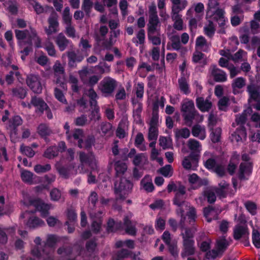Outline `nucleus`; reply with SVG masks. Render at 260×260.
<instances>
[{
	"label": "nucleus",
	"mask_w": 260,
	"mask_h": 260,
	"mask_svg": "<svg viewBox=\"0 0 260 260\" xmlns=\"http://www.w3.org/2000/svg\"><path fill=\"white\" fill-rule=\"evenodd\" d=\"M16 38L18 41V43L20 46H23L25 43L31 44V42H34L37 47H40L41 41L37 36L36 30L30 28L29 29L20 30L16 29L15 30Z\"/></svg>",
	"instance_id": "nucleus-1"
},
{
	"label": "nucleus",
	"mask_w": 260,
	"mask_h": 260,
	"mask_svg": "<svg viewBox=\"0 0 260 260\" xmlns=\"http://www.w3.org/2000/svg\"><path fill=\"white\" fill-rule=\"evenodd\" d=\"M181 110L183 112L182 116L185 124L188 126H191L196 116L199 114L195 109L193 101L186 99L181 104Z\"/></svg>",
	"instance_id": "nucleus-2"
},
{
	"label": "nucleus",
	"mask_w": 260,
	"mask_h": 260,
	"mask_svg": "<svg viewBox=\"0 0 260 260\" xmlns=\"http://www.w3.org/2000/svg\"><path fill=\"white\" fill-rule=\"evenodd\" d=\"M133 184L132 182L126 178H120L119 181L114 183V192L118 195L117 200H124L132 191Z\"/></svg>",
	"instance_id": "nucleus-3"
},
{
	"label": "nucleus",
	"mask_w": 260,
	"mask_h": 260,
	"mask_svg": "<svg viewBox=\"0 0 260 260\" xmlns=\"http://www.w3.org/2000/svg\"><path fill=\"white\" fill-rule=\"evenodd\" d=\"M23 120L20 116L16 115L10 118L6 123V128L8 131L11 139L14 141L18 134V127L22 124Z\"/></svg>",
	"instance_id": "nucleus-4"
},
{
	"label": "nucleus",
	"mask_w": 260,
	"mask_h": 260,
	"mask_svg": "<svg viewBox=\"0 0 260 260\" xmlns=\"http://www.w3.org/2000/svg\"><path fill=\"white\" fill-rule=\"evenodd\" d=\"M117 86V81L110 77H105L100 83L99 88L105 97L110 96Z\"/></svg>",
	"instance_id": "nucleus-5"
},
{
	"label": "nucleus",
	"mask_w": 260,
	"mask_h": 260,
	"mask_svg": "<svg viewBox=\"0 0 260 260\" xmlns=\"http://www.w3.org/2000/svg\"><path fill=\"white\" fill-rule=\"evenodd\" d=\"M200 155L197 152H191L185 156L182 162L183 167L186 170H196L198 166Z\"/></svg>",
	"instance_id": "nucleus-6"
},
{
	"label": "nucleus",
	"mask_w": 260,
	"mask_h": 260,
	"mask_svg": "<svg viewBox=\"0 0 260 260\" xmlns=\"http://www.w3.org/2000/svg\"><path fill=\"white\" fill-rule=\"evenodd\" d=\"M41 78L39 75L31 74L27 76L26 82L30 89L36 93H40L42 91Z\"/></svg>",
	"instance_id": "nucleus-7"
},
{
	"label": "nucleus",
	"mask_w": 260,
	"mask_h": 260,
	"mask_svg": "<svg viewBox=\"0 0 260 260\" xmlns=\"http://www.w3.org/2000/svg\"><path fill=\"white\" fill-rule=\"evenodd\" d=\"M31 252L34 256L39 259L53 260V251L51 249L45 248L41 250L37 246L32 249Z\"/></svg>",
	"instance_id": "nucleus-8"
},
{
	"label": "nucleus",
	"mask_w": 260,
	"mask_h": 260,
	"mask_svg": "<svg viewBox=\"0 0 260 260\" xmlns=\"http://www.w3.org/2000/svg\"><path fill=\"white\" fill-rule=\"evenodd\" d=\"M186 196V188L184 185L179 184L178 191L175 193L173 199V203L177 207L187 206L188 203L185 201Z\"/></svg>",
	"instance_id": "nucleus-9"
},
{
	"label": "nucleus",
	"mask_w": 260,
	"mask_h": 260,
	"mask_svg": "<svg viewBox=\"0 0 260 260\" xmlns=\"http://www.w3.org/2000/svg\"><path fill=\"white\" fill-rule=\"evenodd\" d=\"M58 16L55 12H52L48 19V27H45V30L48 35H51L58 30Z\"/></svg>",
	"instance_id": "nucleus-10"
},
{
	"label": "nucleus",
	"mask_w": 260,
	"mask_h": 260,
	"mask_svg": "<svg viewBox=\"0 0 260 260\" xmlns=\"http://www.w3.org/2000/svg\"><path fill=\"white\" fill-rule=\"evenodd\" d=\"M53 69L54 76L56 78V84H59V86L63 88L65 81L63 67L59 61H56L53 67Z\"/></svg>",
	"instance_id": "nucleus-11"
},
{
	"label": "nucleus",
	"mask_w": 260,
	"mask_h": 260,
	"mask_svg": "<svg viewBox=\"0 0 260 260\" xmlns=\"http://www.w3.org/2000/svg\"><path fill=\"white\" fill-rule=\"evenodd\" d=\"M27 106L29 109H31L32 106L35 107L36 108V113L39 114H43L45 109L48 108V105L42 99L37 96H32L30 102L27 104Z\"/></svg>",
	"instance_id": "nucleus-12"
},
{
	"label": "nucleus",
	"mask_w": 260,
	"mask_h": 260,
	"mask_svg": "<svg viewBox=\"0 0 260 260\" xmlns=\"http://www.w3.org/2000/svg\"><path fill=\"white\" fill-rule=\"evenodd\" d=\"M65 150V143L61 142L58 146H51L48 148L44 153V157L51 159L57 156L59 152H62Z\"/></svg>",
	"instance_id": "nucleus-13"
},
{
	"label": "nucleus",
	"mask_w": 260,
	"mask_h": 260,
	"mask_svg": "<svg viewBox=\"0 0 260 260\" xmlns=\"http://www.w3.org/2000/svg\"><path fill=\"white\" fill-rule=\"evenodd\" d=\"M29 205L33 206L37 211H40L43 217H46L49 214L50 206L45 204L40 200H30L29 201Z\"/></svg>",
	"instance_id": "nucleus-14"
},
{
	"label": "nucleus",
	"mask_w": 260,
	"mask_h": 260,
	"mask_svg": "<svg viewBox=\"0 0 260 260\" xmlns=\"http://www.w3.org/2000/svg\"><path fill=\"white\" fill-rule=\"evenodd\" d=\"M194 244V241L183 242V247L181 253L182 258L192 256L195 254L196 248Z\"/></svg>",
	"instance_id": "nucleus-15"
},
{
	"label": "nucleus",
	"mask_w": 260,
	"mask_h": 260,
	"mask_svg": "<svg viewBox=\"0 0 260 260\" xmlns=\"http://www.w3.org/2000/svg\"><path fill=\"white\" fill-rule=\"evenodd\" d=\"M178 88L181 93L185 95H188L190 93V86L188 81V77L181 75L178 80Z\"/></svg>",
	"instance_id": "nucleus-16"
},
{
	"label": "nucleus",
	"mask_w": 260,
	"mask_h": 260,
	"mask_svg": "<svg viewBox=\"0 0 260 260\" xmlns=\"http://www.w3.org/2000/svg\"><path fill=\"white\" fill-rule=\"evenodd\" d=\"M252 167L250 164L241 162L239 166L238 177L240 180H247L246 175L249 176L252 173Z\"/></svg>",
	"instance_id": "nucleus-17"
},
{
	"label": "nucleus",
	"mask_w": 260,
	"mask_h": 260,
	"mask_svg": "<svg viewBox=\"0 0 260 260\" xmlns=\"http://www.w3.org/2000/svg\"><path fill=\"white\" fill-rule=\"evenodd\" d=\"M15 232V228L13 226L4 228L0 226V245H5L8 242V234H14Z\"/></svg>",
	"instance_id": "nucleus-18"
},
{
	"label": "nucleus",
	"mask_w": 260,
	"mask_h": 260,
	"mask_svg": "<svg viewBox=\"0 0 260 260\" xmlns=\"http://www.w3.org/2000/svg\"><path fill=\"white\" fill-rule=\"evenodd\" d=\"M64 238L63 237L50 234L48 235L46 238V245L51 248L54 247L56 245L59 243H63Z\"/></svg>",
	"instance_id": "nucleus-19"
},
{
	"label": "nucleus",
	"mask_w": 260,
	"mask_h": 260,
	"mask_svg": "<svg viewBox=\"0 0 260 260\" xmlns=\"http://www.w3.org/2000/svg\"><path fill=\"white\" fill-rule=\"evenodd\" d=\"M196 105L198 108L202 112H208L212 106L211 102L208 100H205L203 97H198L196 99Z\"/></svg>",
	"instance_id": "nucleus-20"
},
{
	"label": "nucleus",
	"mask_w": 260,
	"mask_h": 260,
	"mask_svg": "<svg viewBox=\"0 0 260 260\" xmlns=\"http://www.w3.org/2000/svg\"><path fill=\"white\" fill-rule=\"evenodd\" d=\"M212 75L215 81L217 82H225L227 80L226 75L222 70L214 66L212 71Z\"/></svg>",
	"instance_id": "nucleus-21"
},
{
	"label": "nucleus",
	"mask_w": 260,
	"mask_h": 260,
	"mask_svg": "<svg viewBox=\"0 0 260 260\" xmlns=\"http://www.w3.org/2000/svg\"><path fill=\"white\" fill-rule=\"evenodd\" d=\"M45 225V222L36 216L30 217L26 223V225L29 229H35Z\"/></svg>",
	"instance_id": "nucleus-22"
},
{
	"label": "nucleus",
	"mask_w": 260,
	"mask_h": 260,
	"mask_svg": "<svg viewBox=\"0 0 260 260\" xmlns=\"http://www.w3.org/2000/svg\"><path fill=\"white\" fill-rule=\"evenodd\" d=\"M95 142V139L92 136H88L87 138L83 141V139H80L78 141V146L80 148H85L89 150L91 148Z\"/></svg>",
	"instance_id": "nucleus-23"
},
{
	"label": "nucleus",
	"mask_w": 260,
	"mask_h": 260,
	"mask_svg": "<svg viewBox=\"0 0 260 260\" xmlns=\"http://www.w3.org/2000/svg\"><path fill=\"white\" fill-rule=\"evenodd\" d=\"M246 235H249L248 228L247 227L239 225L234 230V238L236 240H239L244 238Z\"/></svg>",
	"instance_id": "nucleus-24"
},
{
	"label": "nucleus",
	"mask_w": 260,
	"mask_h": 260,
	"mask_svg": "<svg viewBox=\"0 0 260 260\" xmlns=\"http://www.w3.org/2000/svg\"><path fill=\"white\" fill-rule=\"evenodd\" d=\"M191 133L193 136L199 137L200 140H204L206 138V131L204 127L199 124H196L192 128Z\"/></svg>",
	"instance_id": "nucleus-25"
},
{
	"label": "nucleus",
	"mask_w": 260,
	"mask_h": 260,
	"mask_svg": "<svg viewBox=\"0 0 260 260\" xmlns=\"http://www.w3.org/2000/svg\"><path fill=\"white\" fill-rule=\"evenodd\" d=\"M229 246V243L226 240L225 236H222L216 240L215 247L223 254Z\"/></svg>",
	"instance_id": "nucleus-26"
},
{
	"label": "nucleus",
	"mask_w": 260,
	"mask_h": 260,
	"mask_svg": "<svg viewBox=\"0 0 260 260\" xmlns=\"http://www.w3.org/2000/svg\"><path fill=\"white\" fill-rule=\"evenodd\" d=\"M247 91L248 92L250 98L252 100L258 101L260 99V91L253 84L247 86Z\"/></svg>",
	"instance_id": "nucleus-27"
},
{
	"label": "nucleus",
	"mask_w": 260,
	"mask_h": 260,
	"mask_svg": "<svg viewBox=\"0 0 260 260\" xmlns=\"http://www.w3.org/2000/svg\"><path fill=\"white\" fill-rule=\"evenodd\" d=\"M12 95L14 97H16L20 99H24L27 95V90L25 88L21 86H17L11 89Z\"/></svg>",
	"instance_id": "nucleus-28"
},
{
	"label": "nucleus",
	"mask_w": 260,
	"mask_h": 260,
	"mask_svg": "<svg viewBox=\"0 0 260 260\" xmlns=\"http://www.w3.org/2000/svg\"><path fill=\"white\" fill-rule=\"evenodd\" d=\"M211 132L210 137L212 143H216L220 141L221 128L216 127L215 129L210 131Z\"/></svg>",
	"instance_id": "nucleus-29"
},
{
	"label": "nucleus",
	"mask_w": 260,
	"mask_h": 260,
	"mask_svg": "<svg viewBox=\"0 0 260 260\" xmlns=\"http://www.w3.org/2000/svg\"><path fill=\"white\" fill-rule=\"evenodd\" d=\"M90 114L89 115L90 121L99 120L101 117L100 114V108L98 105L94 106H90Z\"/></svg>",
	"instance_id": "nucleus-30"
},
{
	"label": "nucleus",
	"mask_w": 260,
	"mask_h": 260,
	"mask_svg": "<svg viewBox=\"0 0 260 260\" xmlns=\"http://www.w3.org/2000/svg\"><path fill=\"white\" fill-rule=\"evenodd\" d=\"M171 41L172 47L174 50L178 51L181 49V53H183V51H186V49L184 47H181L180 37L178 36H173L171 39Z\"/></svg>",
	"instance_id": "nucleus-31"
},
{
	"label": "nucleus",
	"mask_w": 260,
	"mask_h": 260,
	"mask_svg": "<svg viewBox=\"0 0 260 260\" xmlns=\"http://www.w3.org/2000/svg\"><path fill=\"white\" fill-rule=\"evenodd\" d=\"M33 173L29 171L23 170L21 171V179L25 183L31 184L33 183Z\"/></svg>",
	"instance_id": "nucleus-32"
},
{
	"label": "nucleus",
	"mask_w": 260,
	"mask_h": 260,
	"mask_svg": "<svg viewBox=\"0 0 260 260\" xmlns=\"http://www.w3.org/2000/svg\"><path fill=\"white\" fill-rule=\"evenodd\" d=\"M252 111V109L251 108H249L247 110H244L240 115L237 116L236 118V122L237 124H244L247 120V114H250Z\"/></svg>",
	"instance_id": "nucleus-33"
},
{
	"label": "nucleus",
	"mask_w": 260,
	"mask_h": 260,
	"mask_svg": "<svg viewBox=\"0 0 260 260\" xmlns=\"http://www.w3.org/2000/svg\"><path fill=\"white\" fill-rule=\"evenodd\" d=\"M115 170L116 176H120L123 175L127 170V166L125 163L117 161L115 164Z\"/></svg>",
	"instance_id": "nucleus-34"
},
{
	"label": "nucleus",
	"mask_w": 260,
	"mask_h": 260,
	"mask_svg": "<svg viewBox=\"0 0 260 260\" xmlns=\"http://www.w3.org/2000/svg\"><path fill=\"white\" fill-rule=\"evenodd\" d=\"M121 225V222L116 223L113 219L110 218L107 222V231L108 233L115 232L120 228Z\"/></svg>",
	"instance_id": "nucleus-35"
},
{
	"label": "nucleus",
	"mask_w": 260,
	"mask_h": 260,
	"mask_svg": "<svg viewBox=\"0 0 260 260\" xmlns=\"http://www.w3.org/2000/svg\"><path fill=\"white\" fill-rule=\"evenodd\" d=\"M245 85V79L243 77H238L235 79L232 84L233 93L236 94V88L241 89Z\"/></svg>",
	"instance_id": "nucleus-36"
},
{
	"label": "nucleus",
	"mask_w": 260,
	"mask_h": 260,
	"mask_svg": "<svg viewBox=\"0 0 260 260\" xmlns=\"http://www.w3.org/2000/svg\"><path fill=\"white\" fill-rule=\"evenodd\" d=\"M183 242L194 241V233L190 228H185L184 232L181 233Z\"/></svg>",
	"instance_id": "nucleus-37"
},
{
	"label": "nucleus",
	"mask_w": 260,
	"mask_h": 260,
	"mask_svg": "<svg viewBox=\"0 0 260 260\" xmlns=\"http://www.w3.org/2000/svg\"><path fill=\"white\" fill-rule=\"evenodd\" d=\"M204 31L205 35L208 37L212 38L214 36L215 32V28L212 21H210L208 25L204 26Z\"/></svg>",
	"instance_id": "nucleus-38"
},
{
	"label": "nucleus",
	"mask_w": 260,
	"mask_h": 260,
	"mask_svg": "<svg viewBox=\"0 0 260 260\" xmlns=\"http://www.w3.org/2000/svg\"><path fill=\"white\" fill-rule=\"evenodd\" d=\"M190 131L187 127H184L179 129H177L175 132V137L177 138L187 139L190 136Z\"/></svg>",
	"instance_id": "nucleus-39"
},
{
	"label": "nucleus",
	"mask_w": 260,
	"mask_h": 260,
	"mask_svg": "<svg viewBox=\"0 0 260 260\" xmlns=\"http://www.w3.org/2000/svg\"><path fill=\"white\" fill-rule=\"evenodd\" d=\"M79 159L82 164L90 165L92 162L93 158L91 155L86 154L84 152H80Z\"/></svg>",
	"instance_id": "nucleus-40"
},
{
	"label": "nucleus",
	"mask_w": 260,
	"mask_h": 260,
	"mask_svg": "<svg viewBox=\"0 0 260 260\" xmlns=\"http://www.w3.org/2000/svg\"><path fill=\"white\" fill-rule=\"evenodd\" d=\"M252 241L256 248H260V233L257 230L253 229L252 230Z\"/></svg>",
	"instance_id": "nucleus-41"
},
{
	"label": "nucleus",
	"mask_w": 260,
	"mask_h": 260,
	"mask_svg": "<svg viewBox=\"0 0 260 260\" xmlns=\"http://www.w3.org/2000/svg\"><path fill=\"white\" fill-rule=\"evenodd\" d=\"M38 131L39 135L42 137H46L50 135L52 133V131L48 127V125L45 124H41L38 128Z\"/></svg>",
	"instance_id": "nucleus-42"
},
{
	"label": "nucleus",
	"mask_w": 260,
	"mask_h": 260,
	"mask_svg": "<svg viewBox=\"0 0 260 260\" xmlns=\"http://www.w3.org/2000/svg\"><path fill=\"white\" fill-rule=\"evenodd\" d=\"M245 207L246 210L252 215L256 214L257 206L256 204L250 201H247L244 203Z\"/></svg>",
	"instance_id": "nucleus-43"
},
{
	"label": "nucleus",
	"mask_w": 260,
	"mask_h": 260,
	"mask_svg": "<svg viewBox=\"0 0 260 260\" xmlns=\"http://www.w3.org/2000/svg\"><path fill=\"white\" fill-rule=\"evenodd\" d=\"M93 3L90 0H83L82 9L84 10L86 15H89Z\"/></svg>",
	"instance_id": "nucleus-44"
},
{
	"label": "nucleus",
	"mask_w": 260,
	"mask_h": 260,
	"mask_svg": "<svg viewBox=\"0 0 260 260\" xmlns=\"http://www.w3.org/2000/svg\"><path fill=\"white\" fill-rule=\"evenodd\" d=\"M223 255L220 251H218L217 249H212L211 251H207L206 253V258L208 259H215L218 256H221Z\"/></svg>",
	"instance_id": "nucleus-45"
},
{
	"label": "nucleus",
	"mask_w": 260,
	"mask_h": 260,
	"mask_svg": "<svg viewBox=\"0 0 260 260\" xmlns=\"http://www.w3.org/2000/svg\"><path fill=\"white\" fill-rule=\"evenodd\" d=\"M217 164L216 160L213 158H209L204 161V167L208 170H213Z\"/></svg>",
	"instance_id": "nucleus-46"
},
{
	"label": "nucleus",
	"mask_w": 260,
	"mask_h": 260,
	"mask_svg": "<svg viewBox=\"0 0 260 260\" xmlns=\"http://www.w3.org/2000/svg\"><path fill=\"white\" fill-rule=\"evenodd\" d=\"M213 171L216 174L217 176L220 178H222L226 175L225 167L221 164H218Z\"/></svg>",
	"instance_id": "nucleus-47"
},
{
	"label": "nucleus",
	"mask_w": 260,
	"mask_h": 260,
	"mask_svg": "<svg viewBox=\"0 0 260 260\" xmlns=\"http://www.w3.org/2000/svg\"><path fill=\"white\" fill-rule=\"evenodd\" d=\"M229 99L226 96H223L218 102V107L220 111H225L226 108L228 106Z\"/></svg>",
	"instance_id": "nucleus-48"
},
{
	"label": "nucleus",
	"mask_w": 260,
	"mask_h": 260,
	"mask_svg": "<svg viewBox=\"0 0 260 260\" xmlns=\"http://www.w3.org/2000/svg\"><path fill=\"white\" fill-rule=\"evenodd\" d=\"M102 224V220L101 219H99L98 221L93 220L91 223V228L92 232L94 234H98L101 229Z\"/></svg>",
	"instance_id": "nucleus-49"
},
{
	"label": "nucleus",
	"mask_w": 260,
	"mask_h": 260,
	"mask_svg": "<svg viewBox=\"0 0 260 260\" xmlns=\"http://www.w3.org/2000/svg\"><path fill=\"white\" fill-rule=\"evenodd\" d=\"M67 218L70 223H77V214L73 209H68L67 212Z\"/></svg>",
	"instance_id": "nucleus-50"
},
{
	"label": "nucleus",
	"mask_w": 260,
	"mask_h": 260,
	"mask_svg": "<svg viewBox=\"0 0 260 260\" xmlns=\"http://www.w3.org/2000/svg\"><path fill=\"white\" fill-rule=\"evenodd\" d=\"M51 169V166L49 164L45 165H37L34 167V170L37 173H42L49 171Z\"/></svg>",
	"instance_id": "nucleus-51"
},
{
	"label": "nucleus",
	"mask_w": 260,
	"mask_h": 260,
	"mask_svg": "<svg viewBox=\"0 0 260 260\" xmlns=\"http://www.w3.org/2000/svg\"><path fill=\"white\" fill-rule=\"evenodd\" d=\"M246 135V129L244 126H242L240 129H237L236 131L232 135L233 137H235V138L237 142H239L241 141L242 138V137L245 136Z\"/></svg>",
	"instance_id": "nucleus-52"
},
{
	"label": "nucleus",
	"mask_w": 260,
	"mask_h": 260,
	"mask_svg": "<svg viewBox=\"0 0 260 260\" xmlns=\"http://www.w3.org/2000/svg\"><path fill=\"white\" fill-rule=\"evenodd\" d=\"M158 129L156 127L150 126L148 132V140L149 141L155 140L157 139Z\"/></svg>",
	"instance_id": "nucleus-53"
},
{
	"label": "nucleus",
	"mask_w": 260,
	"mask_h": 260,
	"mask_svg": "<svg viewBox=\"0 0 260 260\" xmlns=\"http://www.w3.org/2000/svg\"><path fill=\"white\" fill-rule=\"evenodd\" d=\"M250 28L251 33L253 35L257 34L260 32V24L255 20H252L250 21Z\"/></svg>",
	"instance_id": "nucleus-54"
},
{
	"label": "nucleus",
	"mask_w": 260,
	"mask_h": 260,
	"mask_svg": "<svg viewBox=\"0 0 260 260\" xmlns=\"http://www.w3.org/2000/svg\"><path fill=\"white\" fill-rule=\"evenodd\" d=\"M131 255H132V251L123 248L117 251L116 256L117 258L121 259L122 258L130 257Z\"/></svg>",
	"instance_id": "nucleus-55"
},
{
	"label": "nucleus",
	"mask_w": 260,
	"mask_h": 260,
	"mask_svg": "<svg viewBox=\"0 0 260 260\" xmlns=\"http://www.w3.org/2000/svg\"><path fill=\"white\" fill-rule=\"evenodd\" d=\"M56 43L61 51L65 49V37L63 34L60 33L58 35L56 40Z\"/></svg>",
	"instance_id": "nucleus-56"
},
{
	"label": "nucleus",
	"mask_w": 260,
	"mask_h": 260,
	"mask_svg": "<svg viewBox=\"0 0 260 260\" xmlns=\"http://www.w3.org/2000/svg\"><path fill=\"white\" fill-rule=\"evenodd\" d=\"M64 166L65 162L63 158H62L59 161H57L55 165V167L57 170L60 175H62V176H65Z\"/></svg>",
	"instance_id": "nucleus-57"
},
{
	"label": "nucleus",
	"mask_w": 260,
	"mask_h": 260,
	"mask_svg": "<svg viewBox=\"0 0 260 260\" xmlns=\"http://www.w3.org/2000/svg\"><path fill=\"white\" fill-rule=\"evenodd\" d=\"M88 96L90 99V101H89L90 106H94V105H98V102L96 101L98 95L93 89L91 88L89 90Z\"/></svg>",
	"instance_id": "nucleus-58"
},
{
	"label": "nucleus",
	"mask_w": 260,
	"mask_h": 260,
	"mask_svg": "<svg viewBox=\"0 0 260 260\" xmlns=\"http://www.w3.org/2000/svg\"><path fill=\"white\" fill-rule=\"evenodd\" d=\"M172 170V167L171 165H166L164 167L160 168L159 170V172L164 177H168L172 176V174H170Z\"/></svg>",
	"instance_id": "nucleus-59"
},
{
	"label": "nucleus",
	"mask_w": 260,
	"mask_h": 260,
	"mask_svg": "<svg viewBox=\"0 0 260 260\" xmlns=\"http://www.w3.org/2000/svg\"><path fill=\"white\" fill-rule=\"evenodd\" d=\"M188 146L189 149L191 150V152H196L200 146V144L196 140L190 139L188 141Z\"/></svg>",
	"instance_id": "nucleus-60"
},
{
	"label": "nucleus",
	"mask_w": 260,
	"mask_h": 260,
	"mask_svg": "<svg viewBox=\"0 0 260 260\" xmlns=\"http://www.w3.org/2000/svg\"><path fill=\"white\" fill-rule=\"evenodd\" d=\"M20 150L22 153L29 157H32L35 155V151L32 149L28 146L21 145L20 147Z\"/></svg>",
	"instance_id": "nucleus-61"
},
{
	"label": "nucleus",
	"mask_w": 260,
	"mask_h": 260,
	"mask_svg": "<svg viewBox=\"0 0 260 260\" xmlns=\"http://www.w3.org/2000/svg\"><path fill=\"white\" fill-rule=\"evenodd\" d=\"M96 241V239L93 238L86 242L85 246L87 251L93 252L95 250L97 246Z\"/></svg>",
	"instance_id": "nucleus-62"
},
{
	"label": "nucleus",
	"mask_w": 260,
	"mask_h": 260,
	"mask_svg": "<svg viewBox=\"0 0 260 260\" xmlns=\"http://www.w3.org/2000/svg\"><path fill=\"white\" fill-rule=\"evenodd\" d=\"M19 75L18 71H10L6 76V81L8 84H11L14 81V76L18 77Z\"/></svg>",
	"instance_id": "nucleus-63"
},
{
	"label": "nucleus",
	"mask_w": 260,
	"mask_h": 260,
	"mask_svg": "<svg viewBox=\"0 0 260 260\" xmlns=\"http://www.w3.org/2000/svg\"><path fill=\"white\" fill-rule=\"evenodd\" d=\"M44 48L47 52L49 55L51 56H55L56 51L52 43L47 42L44 46Z\"/></svg>",
	"instance_id": "nucleus-64"
}]
</instances>
